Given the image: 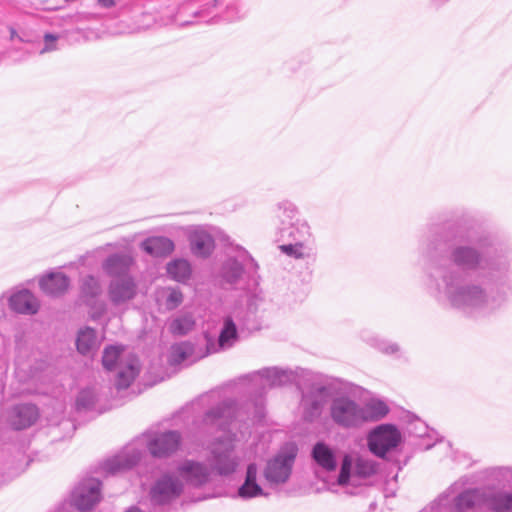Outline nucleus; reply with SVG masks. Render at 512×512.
<instances>
[{"label":"nucleus","mask_w":512,"mask_h":512,"mask_svg":"<svg viewBox=\"0 0 512 512\" xmlns=\"http://www.w3.org/2000/svg\"><path fill=\"white\" fill-rule=\"evenodd\" d=\"M452 262L464 270L484 271L494 280L489 294L479 285L463 283L454 273L442 275L441 281H431L428 286L430 294L440 302H447L452 307L467 313H489L501 307L512 290L507 277L508 264L479 252L469 246L455 247L450 256Z\"/></svg>","instance_id":"nucleus-1"},{"label":"nucleus","mask_w":512,"mask_h":512,"mask_svg":"<svg viewBox=\"0 0 512 512\" xmlns=\"http://www.w3.org/2000/svg\"><path fill=\"white\" fill-rule=\"evenodd\" d=\"M242 414H244L242 410L238 409L233 401L224 400L208 410L198 424V429L203 433L214 434L219 431L224 433L223 437H215L220 447L212 449L211 457L212 466L220 475L232 474L239 465V458L231 445L230 433L231 427L235 426L236 420L241 418Z\"/></svg>","instance_id":"nucleus-2"},{"label":"nucleus","mask_w":512,"mask_h":512,"mask_svg":"<svg viewBox=\"0 0 512 512\" xmlns=\"http://www.w3.org/2000/svg\"><path fill=\"white\" fill-rule=\"evenodd\" d=\"M307 371L297 367L296 369H285L279 367H267L244 376L241 383L249 392L254 393L260 398L248 403L242 412L251 419L252 422L260 421L264 417V404L261 396L268 388L283 386L295 383L299 378L305 377Z\"/></svg>","instance_id":"nucleus-3"},{"label":"nucleus","mask_w":512,"mask_h":512,"mask_svg":"<svg viewBox=\"0 0 512 512\" xmlns=\"http://www.w3.org/2000/svg\"><path fill=\"white\" fill-rule=\"evenodd\" d=\"M102 363L107 370H116L115 386L118 390L128 388L140 373L139 360L135 355L125 352L122 346L106 347Z\"/></svg>","instance_id":"nucleus-4"},{"label":"nucleus","mask_w":512,"mask_h":512,"mask_svg":"<svg viewBox=\"0 0 512 512\" xmlns=\"http://www.w3.org/2000/svg\"><path fill=\"white\" fill-rule=\"evenodd\" d=\"M378 471V463L368 456L357 453L345 454L338 476V484L341 486L358 487Z\"/></svg>","instance_id":"nucleus-5"},{"label":"nucleus","mask_w":512,"mask_h":512,"mask_svg":"<svg viewBox=\"0 0 512 512\" xmlns=\"http://www.w3.org/2000/svg\"><path fill=\"white\" fill-rule=\"evenodd\" d=\"M258 265L251 255L242 247L231 248L221 264L217 277L222 284H235L243 274H254Z\"/></svg>","instance_id":"nucleus-6"},{"label":"nucleus","mask_w":512,"mask_h":512,"mask_svg":"<svg viewBox=\"0 0 512 512\" xmlns=\"http://www.w3.org/2000/svg\"><path fill=\"white\" fill-rule=\"evenodd\" d=\"M297 453L296 444L289 442L267 461L263 474L271 487L283 485L289 480Z\"/></svg>","instance_id":"nucleus-7"},{"label":"nucleus","mask_w":512,"mask_h":512,"mask_svg":"<svg viewBox=\"0 0 512 512\" xmlns=\"http://www.w3.org/2000/svg\"><path fill=\"white\" fill-rule=\"evenodd\" d=\"M184 492L183 481L174 470L160 475L151 486L150 501L155 506L170 504L178 499Z\"/></svg>","instance_id":"nucleus-8"},{"label":"nucleus","mask_w":512,"mask_h":512,"mask_svg":"<svg viewBox=\"0 0 512 512\" xmlns=\"http://www.w3.org/2000/svg\"><path fill=\"white\" fill-rule=\"evenodd\" d=\"M44 363L35 364L30 360L18 361L16 364L15 378L18 386L15 388L18 394L43 393L40 387L44 380Z\"/></svg>","instance_id":"nucleus-9"},{"label":"nucleus","mask_w":512,"mask_h":512,"mask_svg":"<svg viewBox=\"0 0 512 512\" xmlns=\"http://www.w3.org/2000/svg\"><path fill=\"white\" fill-rule=\"evenodd\" d=\"M332 420L343 428H358L363 425L361 403L348 396L333 399L330 406Z\"/></svg>","instance_id":"nucleus-10"},{"label":"nucleus","mask_w":512,"mask_h":512,"mask_svg":"<svg viewBox=\"0 0 512 512\" xmlns=\"http://www.w3.org/2000/svg\"><path fill=\"white\" fill-rule=\"evenodd\" d=\"M463 483L455 482L439 499L441 505L453 502V508L457 512H463L475 506H485V488H475L461 491Z\"/></svg>","instance_id":"nucleus-11"},{"label":"nucleus","mask_w":512,"mask_h":512,"mask_svg":"<svg viewBox=\"0 0 512 512\" xmlns=\"http://www.w3.org/2000/svg\"><path fill=\"white\" fill-rule=\"evenodd\" d=\"M401 442V433L393 425L381 424L371 430L367 436V444L370 452L379 458L386 455Z\"/></svg>","instance_id":"nucleus-12"},{"label":"nucleus","mask_w":512,"mask_h":512,"mask_svg":"<svg viewBox=\"0 0 512 512\" xmlns=\"http://www.w3.org/2000/svg\"><path fill=\"white\" fill-rule=\"evenodd\" d=\"M182 436L176 430L155 432L145 437V446L155 458H168L181 447Z\"/></svg>","instance_id":"nucleus-13"},{"label":"nucleus","mask_w":512,"mask_h":512,"mask_svg":"<svg viewBox=\"0 0 512 512\" xmlns=\"http://www.w3.org/2000/svg\"><path fill=\"white\" fill-rule=\"evenodd\" d=\"M174 472L183 481V487L186 486L199 488L206 485L211 480V469L202 462L192 459L179 461Z\"/></svg>","instance_id":"nucleus-14"},{"label":"nucleus","mask_w":512,"mask_h":512,"mask_svg":"<svg viewBox=\"0 0 512 512\" xmlns=\"http://www.w3.org/2000/svg\"><path fill=\"white\" fill-rule=\"evenodd\" d=\"M101 498V482L95 478H88L74 488L71 504L80 511H86L97 505Z\"/></svg>","instance_id":"nucleus-15"},{"label":"nucleus","mask_w":512,"mask_h":512,"mask_svg":"<svg viewBox=\"0 0 512 512\" xmlns=\"http://www.w3.org/2000/svg\"><path fill=\"white\" fill-rule=\"evenodd\" d=\"M238 321V313H233L223 318L218 339H207L208 353H217L230 349L237 343L239 340V334L236 322Z\"/></svg>","instance_id":"nucleus-16"},{"label":"nucleus","mask_w":512,"mask_h":512,"mask_svg":"<svg viewBox=\"0 0 512 512\" xmlns=\"http://www.w3.org/2000/svg\"><path fill=\"white\" fill-rule=\"evenodd\" d=\"M142 455L143 450L138 447L137 443H132L126 446L119 454L107 459L102 465V470L108 475H116L136 465Z\"/></svg>","instance_id":"nucleus-17"},{"label":"nucleus","mask_w":512,"mask_h":512,"mask_svg":"<svg viewBox=\"0 0 512 512\" xmlns=\"http://www.w3.org/2000/svg\"><path fill=\"white\" fill-rule=\"evenodd\" d=\"M136 284L130 276L113 279L108 294L114 305H121L136 296Z\"/></svg>","instance_id":"nucleus-18"},{"label":"nucleus","mask_w":512,"mask_h":512,"mask_svg":"<svg viewBox=\"0 0 512 512\" xmlns=\"http://www.w3.org/2000/svg\"><path fill=\"white\" fill-rule=\"evenodd\" d=\"M39 412L35 405L19 404L7 414V421L16 430L30 427L38 419Z\"/></svg>","instance_id":"nucleus-19"},{"label":"nucleus","mask_w":512,"mask_h":512,"mask_svg":"<svg viewBox=\"0 0 512 512\" xmlns=\"http://www.w3.org/2000/svg\"><path fill=\"white\" fill-rule=\"evenodd\" d=\"M325 396L326 389L320 385L313 386L309 392L303 394L301 407L307 420H312L321 413Z\"/></svg>","instance_id":"nucleus-20"},{"label":"nucleus","mask_w":512,"mask_h":512,"mask_svg":"<svg viewBox=\"0 0 512 512\" xmlns=\"http://www.w3.org/2000/svg\"><path fill=\"white\" fill-rule=\"evenodd\" d=\"M8 302L13 311L21 314H35L39 309V301L27 289L13 291Z\"/></svg>","instance_id":"nucleus-21"},{"label":"nucleus","mask_w":512,"mask_h":512,"mask_svg":"<svg viewBox=\"0 0 512 512\" xmlns=\"http://www.w3.org/2000/svg\"><path fill=\"white\" fill-rule=\"evenodd\" d=\"M69 285V277L60 271H52L39 278L40 289L51 296L62 295L68 290Z\"/></svg>","instance_id":"nucleus-22"},{"label":"nucleus","mask_w":512,"mask_h":512,"mask_svg":"<svg viewBox=\"0 0 512 512\" xmlns=\"http://www.w3.org/2000/svg\"><path fill=\"white\" fill-rule=\"evenodd\" d=\"M485 488V506L493 512L512 511V491Z\"/></svg>","instance_id":"nucleus-23"},{"label":"nucleus","mask_w":512,"mask_h":512,"mask_svg":"<svg viewBox=\"0 0 512 512\" xmlns=\"http://www.w3.org/2000/svg\"><path fill=\"white\" fill-rule=\"evenodd\" d=\"M189 240L193 254L198 257H208L214 250V240L203 228L193 229Z\"/></svg>","instance_id":"nucleus-24"},{"label":"nucleus","mask_w":512,"mask_h":512,"mask_svg":"<svg viewBox=\"0 0 512 512\" xmlns=\"http://www.w3.org/2000/svg\"><path fill=\"white\" fill-rule=\"evenodd\" d=\"M132 264V258L126 254H114L108 257L102 264L104 272L116 278L129 276L127 273Z\"/></svg>","instance_id":"nucleus-25"},{"label":"nucleus","mask_w":512,"mask_h":512,"mask_svg":"<svg viewBox=\"0 0 512 512\" xmlns=\"http://www.w3.org/2000/svg\"><path fill=\"white\" fill-rule=\"evenodd\" d=\"M141 248L155 257H163L171 254L175 248L174 242L168 237L155 236L144 240Z\"/></svg>","instance_id":"nucleus-26"},{"label":"nucleus","mask_w":512,"mask_h":512,"mask_svg":"<svg viewBox=\"0 0 512 512\" xmlns=\"http://www.w3.org/2000/svg\"><path fill=\"white\" fill-rule=\"evenodd\" d=\"M101 339L97 336L94 329L84 327L79 330L76 346L79 353L82 355H93L100 347Z\"/></svg>","instance_id":"nucleus-27"},{"label":"nucleus","mask_w":512,"mask_h":512,"mask_svg":"<svg viewBox=\"0 0 512 512\" xmlns=\"http://www.w3.org/2000/svg\"><path fill=\"white\" fill-rule=\"evenodd\" d=\"M258 468L257 465L249 464L246 471L244 483L240 486L238 494L242 498H253L266 495L257 482Z\"/></svg>","instance_id":"nucleus-28"},{"label":"nucleus","mask_w":512,"mask_h":512,"mask_svg":"<svg viewBox=\"0 0 512 512\" xmlns=\"http://www.w3.org/2000/svg\"><path fill=\"white\" fill-rule=\"evenodd\" d=\"M312 457L317 465L326 471H333L337 467L335 451L324 442L315 444L312 450Z\"/></svg>","instance_id":"nucleus-29"},{"label":"nucleus","mask_w":512,"mask_h":512,"mask_svg":"<svg viewBox=\"0 0 512 512\" xmlns=\"http://www.w3.org/2000/svg\"><path fill=\"white\" fill-rule=\"evenodd\" d=\"M155 299L160 308L171 311L182 303L183 295L177 288L162 287L157 289Z\"/></svg>","instance_id":"nucleus-30"},{"label":"nucleus","mask_w":512,"mask_h":512,"mask_svg":"<svg viewBox=\"0 0 512 512\" xmlns=\"http://www.w3.org/2000/svg\"><path fill=\"white\" fill-rule=\"evenodd\" d=\"M280 251L297 260H304L315 255L314 242H288L279 246Z\"/></svg>","instance_id":"nucleus-31"},{"label":"nucleus","mask_w":512,"mask_h":512,"mask_svg":"<svg viewBox=\"0 0 512 512\" xmlns=\"http://www.w3.org/2000/svg\"><path fill=\"white\" fill-rule=\"evenodd\" d=\"M363 414V424L382 419L388 412L387 404L380 399H370L361 404Z\"/></svg>","instance_id":"nucleus-32"},{"label":"nucleus","mask_w":512,"mask_h":512,"mask_svg":"<svg viewBox=\"0 0 512 512\" xmlns=\"http://www.w3.org/2000/svg\"><path fill=\"white\" fill-rule=\"evenodd\" d=\"M288 242H314L311 227L305 220H298L291 225Z\"/></svg>","instance_id":"nucleus-33"},{"label":"nucleus","mask_w":512,"mask_h":512,"mask_svg":"<svg viewBox=\"0 0 512 512\" xmlns=\"http://www.w3.org/2000/svg\"><path fill=\"white\" fill-rule=\"evenodd\" d=\"M168 275L177 282H184L191 275L190 263L185 259H176L167 265Z\"/></svg>","instance_id":"nucleus-34"},{"label":"nucleus","mask_w":512,"mask_h":512,"mask_svg":"<svg viewBox=\"0 0 512 512\" xmlns=\"http://www.w3.org/2000/svg\"><path fill=\"white\" fill-rule=\"evenodd\" d=\"M102 288L99 280L94 276H87L81 283V297L87 304L101 294Z\"/></svg>","instance_id":"nucleus-35"},{"label":"nucleus","mask_w":512,"mask_h":512,"mask_svg":"<svg viewBox=\"0 0 512 512\" xmlns=\"http://www.w3.org/2000/svg\"><path fill=\"white\" fill-rule=\"evenodd\" d=\"M195 321L191 314H182L174 318L170 325L169 330L174 335H185L194 327Z\"/></svg>","instance_id":"nucleus-36"},{"label":"nucleus","mask_w":512,"mask_h":512,"mask_svg":"<svg viewBox=\"0 0 512 512\" xmlns=\"http://www.w3.org/2000/svg\"><path fill=\"white\" fill-rule=\"evenodd\" d=\"M193 352V346L189 342L175 344L170 349L169 362L171 364H180L188 359Z\"/></svg>","instance_id":"nucleus-37"},{"label":"nucleus","mask_w":512,"mask_h":512,"mask_svg":"<svg viewBox=\"0 0 512 512\" xmlns=\"http://www.w3.org/2000/svg\"><path fill=\"white\" fill-rule=\"evenodd\" d=\"M97 400L98 394L93 389H84L79 393L76 399V407L78 410L91 409L94 407Z\"/></svg>","instance_id":"nucleus-38"},{"label":"nucleus","mask_w":512,"mask_h":512,"mask_svg":"<svg viewBox=\"0 0 512 512\" xmlns=\"http://www.w3.org/2000/svg\"><path fill=\"white\" fill-rule=\"evenodd\" d=\"M370 344L377 348L380 352L387 355H396L400 351V347L397 343L390 342L379 337L371 338Z\"/></svg>","instance_id":"nucleus-39"},{"label":"nucleus","mask_w":512,"mask_h":512,"mask_svg":"<svg viewBox=\"0 0 512 512\" xmlns=\"http://www.w3.org/2000/svg\"><path fill=\"white\" fill-rule=\"evenodd\" d=\"M489 475L499 482L512 484V466H498L489 470Z\"/></svg>","instance_id":"nucleus-40"},{"label":"nucleus","mask_w":512,"mask_h":512,"mask_svg":"<svg viewBox=\"0 0 512 512\" xmlns=\"http://www.w3.org/2000/svg\"><path fill=\"white\" fill-rule=\"evenodd\" d=\"M58 36L47 33L44 36V47L39 51L40 54L55 51L57 49Z\"/></svg>","instance_id":"nucleus-41"},{"label":"nucleus","mask_w":512,"mask_h":512,"mask_svg":"<svg viewBox=\"0 0 512 512\" xmlns=\"http://www.w3.org/2000/svg\"><path fill=\"white\" fill-rule=\"evenodd\" d=\"M410 432L413 433L416 437L422 438L428 435V427L422 421H416L411 424Z\"/></svg>","instance_id":"nucleus-42"},{"label":"nucleus","mask_w":512,"mask_h":512,"mask_svg":"<svg viewBox=\"0 0 512 512\" xmlns=\"http://www.w3.org/2000/svg\"><path fill=\"white\" fill-rule=\"evenodd\" d=\"M227 13H229L225 16V20L227 21H234L242 17L236 6L228 7Z\"/></svg>","instance_id":"nucleus-43"},{"label":"nucleus","mask_w":512,"mask_h":512,"mask_svg":"<svg viewBox=\"0 0 512 512\" xmlns=\"http://www.w3.org/2000/svg\"><path fill=\"white\" fill-rule=\"evenodd\" d=\"M279 209H283L289 213V216H293L297 212V208L290 202H282L279 204Z\"/></svg>","instance_id":"nucleus-44"},{"label":"nucleus","mask_w":512,"mask_h":512,"mask_svg":"<svg viewBox=\"0 0 512 512\" xmlns=\"http://www.w3.org/2000/svg\"><path fill=\"white\" fill-rule=\"evenodd\" d=\"M97 4L102 8H112L116 5L115 0H97Z\"/></svg>","instance_id":"nucleus-45"},{"label":"nucleus","mask_w":512,"mask_h":512,"mask_svg":"<svg viewBox=\"0 0 512 512\" xmlns=\"http://www.w3.org/2000/svg\"><path fill=\"white\" fill-rule=\"evenodd\" d=\"M16 38H17V39H19V40H20V41H22V42H28V40H27V39H25V38H23V37L19 36V35L17 34V32H16V30H15V29L11 28V29H10V39H11V40H15Z\"/></svg>","instance_id":"nucleus-46"},{"label":"nucleus","mask_w":512,"mask_h":512,"mask_svg":"<svg viewBox=\"0 0 512 512\" xmlns=\"http://www.w3.org/2000/svg\"><path fill=\"white\" fill-rule=\"evenodd\" d=\"M103 311H104V306H103V304H101V305H100V309H99V311H98V312H93V313L91 314L92 318H93V319L98 318V317L103 313Z\"/></svg>","instance_id":"nucleus-47"},{"label":"nucleus","mask_w":512,"mask_h":512,"mask_svg":"<svg viewBox=\"0 0 512 512\" xmlns=\"http://www.w3.org/2000/svg\"><path fill=\"white\" fill-rule=\"evenodd\" d=\"M419 446L422 447L423 449L427 450V449H430L433 446V443H430V442L421 443V444H419Z\"/></svg>","instance_id":"nucleus-48"},{"label":"nucleus","mask_w":512,"mask_h":512,"mask_svg":"<svg viewBox=\"0 0 512 512\" xmlns=\"http://www.w3.org/2000/svg\"><path fill=\"white\" fill-rule=\"evenodd\" d=\"M98 253H100V250L95 251V252H94V253H92V254H88V255L85 257V259H86V260H88L90 257H92V256H94V255H96V254H98Z\"/></svg>","instance_id":"nucleus-49"},{"label":"nucleus","mask_w":512,"mask_h":512,"mask_svg":"<svg viewBox=\"0 0 512 512\" xmlns=\"http://www.w3.org/2000/svg\"><path fill=\"white\" fill-rule=\"evenodd\" d=\"M206 498H208V497H207V496L199 497V498H198V500H204V499H206Z\"/></svg>","instance_id":"nucleus-50"}]
</instances>
